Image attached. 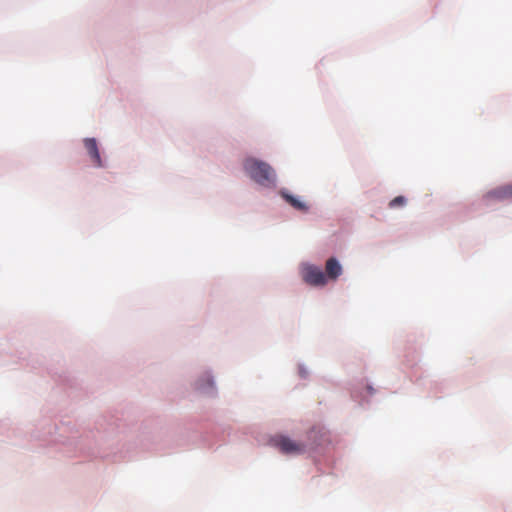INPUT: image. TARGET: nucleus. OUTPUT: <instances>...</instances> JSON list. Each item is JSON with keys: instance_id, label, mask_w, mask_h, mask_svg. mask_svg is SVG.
I'll return each mask as SVG.
<instances>
[{"instance_id": "obj_1", "label": "nucleus", "mask_w": 512, "mask_h": 512, "mask_svg": "<svg viewBox=\"0 0 512 512\" xmlns=\"http://www.w3.org/2000/svg\"><path fill=\"white\" fill-rule=\"evenodd\" d=\"M243 167L245 172L258 184L269 186L275 181V173L272 167L255 158H247Z\"/></svg>"}, {"instance_id": "obj_2", "label": "nucleus", "mask_w": 512, "mask_h": 512, "mask_svg": "<svg viewBox=\"0 0 512 512\" xmlns=\"http://www.w3.org/2000/svg\"><path fill=\"white\" fill-rule=\"evenodd\" d=\"M273 444L284 454H302L305 452V445L294 441L287 436H276L273 438Z\"/></svg>"}, {"instance_id": "obj_3", "label": "nucleus", "mask_w": 512, "mask_h": 512, "mask_svg": "<svg viewBox=\"0 0 512 512\" xmlns=\"http://www.w3.org/2000/svg\"><path fill=\"white\" fill-rule=\"evenodd\" d=\"M303 280L312 286H324L327 283L323 271L313 265H309L303 270Z\"/></svg>"}, {"instance_id": "obj_4", "label": "nucleus", "mask_w": 512, "mask_h": 512, "mask_svg": "<svg viewBox=\"0 0 512 512\" xmlns=\"http://www.w3.org/2000/svg\"><path fill=\"white\" fill-rule=\"evenodd\" d=\"M84 147L87 150V153L90 157V160L92 164L95 167H103V162L99 153L97 141L95 138H85L84 141Z\"/></svg>"}, {"instance_id": "obj_5", "label": "nucleus", "mask_w": 512, "mask_h": 512, "mask_svg": "<svg viewBox=\"0 0 512 512\" xmlns=\"http://www.w3.org/2000/svg\"><path fill=\"white\" fill-rule=\"evenodd\" d=\"M485 201L491 200H512V184L498 187L489 191L484 196Z\"/></svg>"}, {"instance_id": "obj_6", "label": "nucleus", "mask_w": 512, "mask_h": 512, "mask_svg": "<svg viewBox=\"0 0 512 512\" xmlns=\"http://www.w3.org/2000/svg\"><path fill=\"white\" fill-rule=\"evenodd\" d=\"M326 280H336L342 274V266L334 257L329 258L325 265Z\"/></svg>"}, {"instance_id": "obj_7", "label": "nucleus", "mask_w": 512, "mask_h": 512, "mask_svg": "<svg viewBox=\"0 0 512 512\" xmlns=\"http://www.w3.org/2000/svg\"><path fill=\"white\" fill-rule=\"evenodd\" d=\"M281 196L296 210L307 211V205L298 198L288 194L287 192H281Z\"/></svg>"}, {"instance_id": "obj_8", "label": "nucleus", "mask_w": 512, "mask_h": 512, "mask_svg": "<svg viewBox=\"0 0 512 512\" xmlns=\"http://www.w3.org/2000/svg\"><path fill=\"white\" fill-rule=\"evenodd\" d=\"M405 204H406L405 197L404 196H397V197H395L394 199H392L389 202V207L390 208H396V207L404 206Z\"/></svg>"}, {"instance_id": "obj_9", "label": "nucleus", "mask_w": 512, "mask_h": 512, "mask_svg": "<svg viewBox=\"0 0 512 512\" xmlns=\"http://www.w3.org/2000/svg\"><path fill=\"white\" fill-rule=\"evenodd\" d=\"M212 385H213L212 380L210 378H207V386L212 387Z\"/></svg>"}]
</instances>
